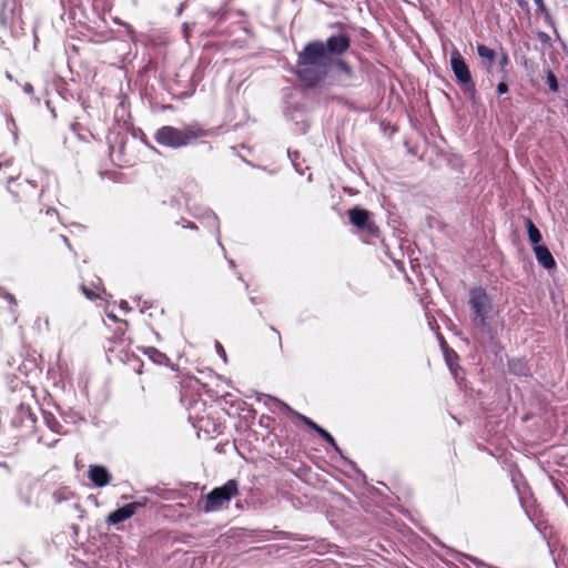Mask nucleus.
<instances>
[{
  "instance_id": "28",
  "label": "nucleus",
  "mask_w": 568,
  "mask_h": 568,
  "mask_svg": "<svg viewBox=\"0 0 568 568\" xmlns=\"http://www.w3.org/2000/svg\"><path fill=\"white\" fill-rule=\"evenodd\" d=\"M534 1H535V3H536L537 6H539V7H541V6L544 4V3H542V0H534Z\"/></svg>"
},
{
  "instance_id": "12",
  "label": "nucleus",
  "mask_w": 568,
  "mask_h": 568,
  "mask_svg": "<svg viewBox=\"0 0 568 568\" xmlns=\"http://www.w3.org/2000/svg\"><path fill=\"white\" fill-rule=\"evenodd\" d=\"M88 476L97 487H104L109 485L112 478L109 470L101 465H91L89 467Z\"/></svg>"
},
{
  "instance_id": "27",
  "label": "nucleus",
  "mask_w": 568,
  "mask_h": 568,
  "mask_svg": "<svg viewBox=\"0 0 568 568\" xmlns=\"http://www.w3.org/2000/svg\"><path fill=\"white\" fill-rule=\"evenodd\" d=\"M23 91H24L26 93H29V94L33 93V87H32V84H30V83H26V84L23 85Z\"/></svg>"
},
{
  "instance_id": "4",
  "label": "nucleus",
  "mask_w": 568,
  "mask_h": 568,
  "mask_svg": "<svg viewBox=\"0 0 568 568\" xmlns=\"http://www.w3.org/2000/svg\"><path fill=\"white\" fill-rule=\"evenodd\" d=\"M132 344L131 338L125 337V328L118 327L114 335L108 339L105 352L109 362L132 363V367L139 374L143 363L134 354L130 353L128 347Z\"/></svg>"
},
{
  "instance_id": "8",
  "label": "nucleus",
  "mask_w": 568,
  "mask_h": 568,
  "mask_svg": "<svg viewBox=\"0 0 568 568\" xmlns=\"http://www.w3.org/2000/svg\"><path fill=\"white\" fill-rule=\"evenodd\" d=\"M349 222L359 231H366L371 236L378 237L379 229L371 220L369 211L361 207H353L347 211Z\"/></svg>"
},
{
  "instance_id": "14",
  "label": "nucleus",
  "mask_w": 568,
  "mask_h": 568,
  "mask_svg": "<svg viewBox=\"0 0 568 568\" xmlns=\"http://www.w3.org/2000/svg\"><path fill=\"white\" fill-rule=\"evenodd\" d=\"M80 290L83 293V295L90 301H95L97 298H100L101 293L104 291L102 287V281L99 277L95 282H92L91 286L81 284Z\"/></svg>"
},
{
  "instance_id": "20",
  "label": "nucleus",
  "mask_w": 568,
  "mask_h": 568,
  "mask_svg": "<svg viewBox=\"0 0 568 568\" xmlns=\"http://www.w3.org/2000/svg\"><path fill=\"white\" fill-rule=\"evenodd\" d=\"M300 419L307 426L310 427L312 430H315V428L318 426L316 423H314L311 418L304 416V415H298Z\"/></svg>"
},
{
  "instance_id": "3",
  "label": "nucleus",
  "mask_w": 568,
  "mask_h": 568,
  "mask_svg": "<svg viewBox=\"0 0 568 568\" xmlns=\"http://www.w3.org/2000/svg\"><path fill=\"white\" fill-rule=\"evenodd\" d=\"M205 135L206 131L197 124H190L182 129L164 125L156 130L154 140L160 145L179 149Z\"/></svg>"
},
{
  "instance_id": "2",
  "label": "nucleus",
  "mask_w": 568,
  "mask_h": 568,
  "mask_svg": "<svg viewBox=\"0 0 568 568\" xmlns=\"http://www.w3.org/2000/svg\"><path fill=\"white\" fill-rule=\"evenodd\" d=\"M8 191L12 197V213L27 214L43 192L36 181L17 178L10 180Z\"/></svg>"
},
{
  "instance_id": "7",
  "label": "nucleus",
  "mask_w": 568,
  "mask_h": 568,
  "mask_svg": "<svg viewBox=\"0 0 568 568\" xmlns=\"http://www.w3.org/2000/svg\"><path fill=\"white\" fill-rule=\"evenodd\" d=\"M450 67L457 82L464 88L466 92H470L474 95L476 89L469 68L456 48H454L450 52Z\"/></svg>"
},
{
  "instance_id": "1",
  "label": "nucleus",
  "mask_w": 568,
  "mask_h": 568,
  "mask_svg": "<svg viewBox=\"0 0 568 568\" xmlns=\"http://www.w3.org/2000/svg\"><path fill=\"white\" fill-rule=\"evenodd\" d=\"M337 32L323 40L307 42L297 53L294 73L306 88H315L335 68L341 73L353 77L352 65L344 59L352 48V38L341 22L332 24Z\"/></svg>"
},
{
  "instance_id": "16",
  "label": "nucleus",
  "mask_w": 568,
  "mask_h": 568,
  "mask_svg": "<svg viewBox=\"0 0 568 568\" xmlns=\"http://www.w3.org/2000/svg\"><path fill=\"white\" fill-rule=\"evenodd\" d=\"M476 50H477V53L480 57V59H483L485 61L487 71H490V69L497 58V53L495 52V50H493L481 43L477 44Z\"/></svg>"
},
{
  "instance_id": "6",
  "label": "nucleus",
  "mask_w": 568,
  "mask_h": 568,
  "mask_svg": "<svg viewBox=\"0 0 568 568\" xmlns=\"http://www.w3.org/2000/svg\"><path fill=\"white\" fill-rule=\"evenodd\" d=\"M469 306L475 315L474 323L480 328L489 326L488 318L493 310V303L483 287H474L469 291Z\"/></svg>"
},
{
  "instance_id": "26",
  "label": "nucleus",
  "mask_w": 568,
  "mask_h": 568,
  "mask_svg": "<svg viewBox=\"0 0 568 568\" xmlns=\"http://www.w3.org/2000/svg\"><path fill=\"white\" fill-rule=\"evenodd\" d=\"M182 226L183 227L194 229V230L197 229V226L193 222H190V221H186V220H183Z\"/></svg>"
},
{
  "instance_id": "23",
  "label": "nucleus",
  "mask_w": 568,
  "mask_h": 568,
  "mask_svg": "<svg viewBox=\"0 0 568 568\" xmlns=\"http://www.w3.org/2000/svg\"><path fill=\"white\" fill-rule=\"evenodd\" d=\"M509 63V58H508V54L506 52H503L500 59H499V64L501 68L506 67L507 64Z\"/></svg>"
},
{
  "instance_id": "24",
  "label": "nucleus",
  "mask_w": 568,
  "mask_h": 568,
  "mask_svg": "<svg viewBox=\"0 0 568 568\" xmlns=\"http://www.w3.org/2000/svg\"><path fill=\"white\" fill-rule=\"evenodd\" d=\"M317 433V435L323 439V437H325L327 435V430L324 429L323 427H321L320 425L315 428V430Z\"/></svg>"
},
{
  "instance_id": "10",
  "label": "nucleus",
  "mask_w": 568,
  "mask_h": 568,
  "mask_svg": "<svg viewBox=\"0 0 568 568\" xmlns=\"http://www.w3.org/2000/svg\"><path fill=\"white\" fill-rule=\"evenodd\" d=\"M22 0H1L0 21L3 24L12 23L21 17Z\"/></svg>"
},
{
  "instance_id": "22",
  "label": "nucleus",
  "mask_w": 568,
  "mask_h": 568,
  "mask_svg": "<svg viewBox=\"0 0 568 568\" xmlns=\"http://www.w3.org/2000/svg\"><path fill=\"white\" fill-rule=\"evenodd\" d=\"M323 440H325L329 446H332L336 450H339L334 437L329 433H327V435L323 437Z\"/></svg>"
},
{
  "instance_id": "19",
  "label": "nucleus",
  "mask_w": 568,
  "mask_h": 568,
  "mask_svg": "<svg viewBox=\"0 0 568 568\" xmlns=\"http://www.w3.org/2000/svg\"><path fill=\"white\" fill-rule=\"evenodd\" d=\"M547 80H548V85H549L550 90L557 91L558 90V82H557L556 75L552 72H549L548 77H547Z\"/></svg>"
},
{
  "instance_id": "21",
  "label": "nucleus",
  "mask_w": 568,
  "mask_h": 568,
  "mask_svg": "<svg viewBox=\"0 0 568 568\" xmlns=\"http://www.w3.org/2000/svg\"><path fill=\"white\" fill-rule=\"evenodd\" d=\"M497 94L501 95L508 92V84L506 82H499L496 88Z\"/></svg>"
},
{
  "instance_id": "17",
  "label": "nucleus",
  "mask_w": 568,
  "mask_h": 568,
  "mask_svg": "<svg viewBox=\"0 0 568 568\" xmlns=\"http://www.w3.org/2000/svg\"><path fill=\"white\" fill-rule=\"evenodd\" d=\"M525 224L527 227L528 239H529L530 243L534 246L540 245L539 243L541 242L542 236H541V233L538 230V227L534 224L532 220L527 217L525 221Z\"/></svg>"
},
{
  "instance_id": "18",
  "label": "nucleus",
  "mask_w": 568,
  "mask_h": 568,
  "mask_svg": "<svg viewBox=\"0 0 568 568\" xmlns=\"http://www.w3.org/2000/svg\"><path fill=\"white\" fill-rule=\"evenodd\" d=\"M44 419H45V423H47L48 427L52 432H54V433H60L61 432L62 425L60 424V422L52 414L44 415Z\"/></svg>"
},
{
  "instance_id": "11",
  "label": "nucleus",
  "mask_w": 568,
  "mask_h": 568,
  "mask_svg": "<svg viewBox=\"0 0 568 568\" xmlns=\"http://www.w3.org/2000/svg\"><path fill=\"white\" fill-rule=\"evenodd\" d=\"M140 507H142V504L138 501L120 507L108 515L106 523L109 525H118L123 523L126 519H130Z\"/></svg>"
},
{
  "instance_id": "9",
  "label": "nucleus",
  "mask_w": 568,
  "mask_h": 568,
  "mask_svg": "<svg viewBox=\"0 0 568 568\" xmlns=\"http://www.w3.org/2000/svg\"><path fill=\"white\" fill-rule=\"evenodd\" d=\"M36 229L39 232H53L60 225L59 214L55 209H40L37 216L33 219Z\"/></svg>"
},
{
  "instance_id": "25",
  "label": "nucleus",
  "mask_w": 568,
  "mask_h": 568,
  "mask_svg": "<svg viewBox=\"0 0 568 568\" xmlns=\"http://www.w3.org/2000/svg\"><path fill=\"white\" fill-rule=\"evenodd\" d=\"M58 239H59L62 243H64V245H65L68 248H70V250L72 248V247H71V244H70V242H69V240H68V237H67V236H64V235L60 234V235L58 236Z\"/></svg>"
},
{
  "instance_id": "13",
  "label": "nucleus",
  "mask_w": 568,
  "mask_h": 568,
  "mask_svg": "<svg viewBox=\"0 0 568 568\" xmlns=\"http://www.w3.org/2000/svg\"><path fill=\"white\" fill-rule=\"evenodd\" d=\"M534 253L537 262L546 270L556 267V261L547 246L536 245L534 246Z\"/></svg>"
},
{
  "instance_id": "15",
  "label": "nucleus",
  "mask_w": 568,
  "mask_h": 568,
  "mask_svg": "<svg viewBox=\"0 0 568 568\" xmlns=\"http://www.w3.org/2000/svg\"><path fill=\"white\" fill-rule=\"evenodd\" d=\"M144 355H146L153 363L159 365H168L170 362V358L166 356V354L162 353L155 347H138Z\"/></svg>"
},
{
  "instance_id": "5",
  "label": "nucleus",
  "mask_w": 568,
  "mask_h": 568,
  "mask_svg": "<svg viewBox=\"0 0 568 568\" xmlns=\"http://www.w3.org/2000/svg\"><path fill=\"white\" fill-rule=\"evenodd\" d=\"M239 495V483L235 479H229L223 486L215 487L206 496L202 507L205 513L221 510L227 507L231 499Z\"/></svg>"
}]
</instances>
